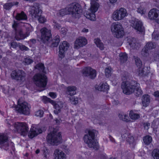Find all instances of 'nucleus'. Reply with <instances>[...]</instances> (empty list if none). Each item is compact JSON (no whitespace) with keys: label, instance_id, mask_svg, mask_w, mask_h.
<instances>
[{"label":"nucleus","instance_id":"obj_1","mask_svg":"<svg viewBox=\"0 0 159 159\" xmlns=\"http://www.w3.org/2000/svg\"><path fill=\"white\" fill-rule=\"evenodd\" d=\"M139 85V84L134 80L125 81L122 83L121 88L123 93L129 95L134 92L135 95L139 96L143 93Z\"/></svg>","mask_w":159,"mask_h":159},{"label":"nucleus","instance_id":"obj_2","mask_svg":"<svg viewBox=\"0 0 159 159\" xmlns=\"http://www.w3.org/2000/svg\"><path fill=\"white\" fill-rule=\"evenodd\" d=\"M84 137L83 139L88 146L90 148L97 150L99 148L98 144L95 139L98 132L93 129L87 130Z\"/></svg>","mask_w":159,"mask_h":159},{"label":"nucleus","instance_id":"obj_3","mask_svg":"<svg viewBox=\"0 0 159 159\" xmlns=\"http://www.w3.org/2000/svg\"><path fill=\"white\" fill-rule=\"evenodd\" d=\"M48 142L52 145H58L61 141V133L57 130L54 129L47 136Z\"/></svg>","mask_w":159,"mask_h":159},{"label":"nucleus","instance_id":"obj_4","mask_svg":"<svg viewBox=\"0 0 159 159\" xmlns=\"http://www.w3.org/2000/svg\"><path fill=\"white\" fill-rule=\"evenodd\" d=\"M30 12L33 18H38L39 22L43 23L46 21V19L44 17L41 15L42 10L39 9V3H34L33 5L31 7Z\"/></svg>","mask_w":159,"mask_h":159},{"label":"nucleus","instance_id":"obj_5","mask_svg":"<svg viewBox=\"0 0 159 159\" xmlns=\"http://www.w3.org/2000/svg\"><path fill=\"white\" fill-rule=\"evenodd\" d=\"M68 12L70 15L75 18H79L82 12L81 6L78 3H72L68 6Z\"/></svg>","mask_w":159,"mask_h":159},{"label":"nucleus","instance_id":"obj_6","mask_svg":"<svg viewBox=\"0 0 159 159\" xmlns=\"http://www.w3.org/2000/svg\"><path fill=\"white\" fill-rule=\"evenodd\" d=\"M91 1L96 2L98 0H91ZM99 7L98 4L96 2H93L90 9L85 12L84 16L87 18L92 21H94L96 18L95 13L97 11Z\"/></svg>","mask_w":159,"mask_h":159},{"label":"nucleus","instance_id":"obj_7","mask_svg":"<svg viewBox=\"0 0 159 159\" xmlns=\"http://www.w3.org/2000/svg\"><path fill=\"white\" fill-rule=\"evenodd\" d=\"M33 80L35 85L39 87L42 88L43 89L40 91L44 90L47 82V77L45 75L40 74H36L33 77Z\"/></svg>","mask_w":159,"mask_h":159},{"label":"nucleus","instance_id":"obj_8","mask_svg":"<svg viewBox=\"0 0 159 159\" xmlns=\"http://www.w3.org/2000/svg\"><path fill=\"white\" fill-rule=\"evenodd\" d=\"M14 146V143L9 140L7 134L0 135V148L1 149L7 151L11 148L13 149Z\"/></svg>","mask_w":159,"mask_h":159},{"label":"nucleus","instance_id":"obj_9","mask_svg":"<svg viewBox=\"0 0 159 159\" xmlns=\"http://www.w3.org/2000/svg\"><path fill=\"white\" fill-rule=\"evenodd\" d=\"M26 29V31L25 32L24 30L22 28H16L15 31H14V38L17 41L24 39L28 37L30 31V26L28 25Z\"/></svg>","mask_w":159,"mask_h":159},{"label":"nucleus","instance_id":"obj_10","mask_svg":"<svg viewBox=\"0 0 159 159\" xmlns=\"http://www.w3.org/2000/svg\"><path fill=\"white\" fill-rule=\"evenodd\" d=\"M111 28V31L117 38L122 37L124 35V29L120 23L118 22L113 23Z\"/></svg>","mask_w":159,"mask_h":159},{"label":"nucleus","instance_id":"obj_11","mask_svg":"<svg viewBox=\"0 0 159 159\" xmlns=\"http://www.w3.org/2000/svg\"><path fill=\"white\" fill-rule=\"evenodd\" d=\"M13 125L15 129L21 135L25 136L27 134L29 128L25 123L17 122Z\"/></svg>","mask_w":159,"mask_h":159},{"label":"nucleus","instance_id":"obj_12","mask_svg":"<svg viewBox=\"0 0 159 159\" xmlns=\"http://www.w3.org/2000/svg\"><path fill=\"white\" fill-rule=\"evenodd\" d=\"M18 106L16 109L19 112L25 115H28L30 114L31 106L30 104L25 102L21 103L20 100L18 101Z\"/></svg>","mask_w":159,"mask_h":159},{"label":"nucleus","instance_id":"obj_13","mask_svg":"<svg viewBox=\"0 0 159 159\" xmlns=\"http://www.w3.org/2000/svg\"><path fill=\"white\" fill-rule=\"evenodd\" d=\"M26 73L22 70H15L11 74V78L16 81L24 82L26 79Z\"/></svg>","mask_w":159,"mask_h":159},{"label":"nucleus","instance_id":"obj_14","mask_svg":"<svg viewBox=\"0 0 159 159\" xmlns=\"http://www.w3.org/2000/svg\"><path fill=\"white\" fill-rule=\"evenodd\" d=\"M127 15L126 9L124 8H121L113 12L112 17L114 20L117 21L123 19Z\"/></svg>","mask_w":159,"mask_h":159},{"label":"nucleus","instance_id":"obj_15","mask_svg":"<svg viewBox=\"0 0 159 159\" xmlns=\"http://www.w3.org/2000/svg\"><path fill=\"white\" fill-rule=\"evenodd\" d=\"M131 26L135 30L140 32L144 31V27L142 22L138 19L132 18L130 21Z\"/></svg>","mask_w":159,"mask_h":159},{"label":"nucleus","instance_id":"obj_16","mask_svg":"<svg viewBox=\"0 0 159 159\" xmlns=\"http://www.w3.org/2000/svg\"><path fill=\"white\" fill-rule=\"evenodd\" d=\"M40 32L42 40L44 43H46L51 37V30L46 28H43L41 30Z\"/></svg>","mask_w":159,"mask_h":159},{"label":"nucleus","instance_id":"obj_17","mask_svg":"<svg viewBox=\"0 0 159 159\" xmlns=\"http://www.w3.org/2000/svg\"><path fill=\"white\" fill-rule=\"evenodd\" d=\"M83 75L91 79H94L96 76V71L94 69L88 66L84 68L82 70Z\"/></svg>","mask_w":159,"mask_h":159},{"label":"nucleus","instance_id":"obj_18","mask_svg":"<svg viewBox=\"0 0 159 159\" xmlns=\"http://www.w3.org/2000/svg\"><path fill=\"white\" fill-rule=\"evenodd\" d=\"M45 99L47 102H49L53 105L55 109L54 112L55 114H57L61 112V109L63 106V103L62 102L60 101L56 103L49 98L46 97Z\"/></svg>","mask_w":159,"mask_h":159},{"label":"nucleus","instance_id":"obj_19","mask_svg":"<svg viewBox=\"0 0 159 159\" xmlns=\"http://www.w3.org/2000/svg\"><path fill=\"white\" fill-rule=\"evenodd\" d=\"M87 43L86 39L84 37H80L76 40L74 46V48L77 49L81 47L85 46Z\"/></svg>","mask_w":159,"mask_h":159},{"label":"nucleus","instance_id":"obj_20","mask_svg":"<svg viewBox=\"0 0 159 159\" xmlns=\"http://www.w3.org/2000/svg\"><path fill=\"white\" fill-rule=\"evenodd\" d=\"M69 47V43L66 41H63L61 43L59 46V55L60 57H64L65 52L67 51Z\"/></svg>","mask_w":159,"mask_h":159},{"label":"nucleus","instance_id":"obj_21","mask_svg":"<svg viewBox=\"0 0 159 159\" xmlns=\"http://www.w3.org/2000/svg\"><path fill=\"white\" fill-rule=\"evenodd\" d=\"M128 42L131 48L134 49L138 50L141 47V44L135 39L129 38L128 39Z\"/></svg>","mask_w":159,"mask_h":159},{"label":"nucleus","instance_id":"obj_22","mask_svg":"<svg viewBox=\"0 0 159 159\" xmlns=\"http://www.w3.org/2000/svg\"><path fill=\"white\" fill-rule=\"evenodd\" d=\"M42 133V130L40 128L33 127L30 129L28 136L30 138H33Z\"/></svg>","mask_w":159,"mask_h":159},{"label":"nucleus","instance_id":"obj_23","mask_svg":"<svg viewBox=\"0 0 159 159\" xmlns=\"http://www.w3.org/2000/svg\"><path fill=\"white\" fill-rule=\"evenodd\" d=\"M54 159H66V155L61 150L56 149L54 153Z\"/></svg>","mask_w":159,"mask_h":159},{"label":"nucleus","instance_id":"obj_24","mask_svg":"<svg viewBox=\"0 0 159 159\" xmlns=\"http://www.w3.org/2000/svg\"><path fill=\"white\" fill-rule=\"evenodd\" d=\"M96 89L101 91H106L109 89V86L106 83H100L98 85L95 86Z\"/></svg>","mask_w":159,"mask_h":159},{"label":"nucleus","instance_id":"obj_25","mask_svg":"<svg viewBox=\"0 0 159 159\" xmlns=\"http://www.w3.org/2000/svg\"><path fill=\"white\" fill-rule=\"evenodd\" d=\"M15 18L16 20L18 21L26 20L27 19V15L23 11L17 13Z\"/></svg>","mask_w":159,"mask_h":159},{"label":"nucleus","instance_id":"obj_26","mask_svg":"<svg viewBox=\"0 0 159 159\" xmlns=\"http://www.w3.org/2000/svg\"><path fill=\"white\" fill-rule=\"evenodd\" d=\"M142 102L143 106L146 107L148 106L150 102V98L148 94L143 95L142 98Z\"/></svg>","mask_w":159,"mask_h":159},{"label":"nucleus","instance_id":"obj_27","mask_svg":"<svg viewBox=\"0 0 159 159\" xmlns=\"http://www.w3.org/2000/svg\"><path fill=\"white\" fill-rule=\"evenodd\" d=\"M76 88L75 86L68 87L67 88V93L70 96L75 95L76 94Z\"/></svg>","mask_w":159,"mask_h":159},{"label":"nucleus","instance_id":"obj_28","mask_svg":"<svg viewBox=\"0 0 159 159\" xmlns=\"http://www.w3.org/2000/svg\"><path fill=\"white\" fill-rule=\"evenodd\" d=\"M126 141L131 147L134 148L136 144L135 140L133 136L131 135H129Z\"/></svg>","mask_w":159,"mask_h":159},{"label":"nucleus","instance_id":"obj_29","mask_svg":"<svg viewBox=\"0 0 159 159\" xmlns=\"http://www.w3.org/2000/svg\"><path fill=\"white\" fill-rule=\"evenodd\" d=\"M120 60L122 63L126 62L128 59V56L125 53H121L119 54Z\"/></svg>","mask_w":159,"mask_h":159},{"label":"nucleus","instance_id":"obj_30","mask_svg":"<svg viewBox=\"0 0 159 159\" xmlns=\"http://www.w3.org/2000/svg\"><path fill=\"white\" fill-rule=\"evenodd\" d=\"M129 116L131 119L134 120L138 119L140 118V115L139 114L135 113L132 111H130Z\"/></svg>","mask_w":159,"mask_h":159},{"label":"nucleus","instance_id":"obj_31","mask_svg":"<svg viewBox=\"0 0 159 159\" xmlns=\"http://www.w3.org/2000/svg\"><path fill=\"white\" fill-rule=\"evenodd\" d=\"M94 42L96 44L98 47L101 50H102L103 49V44L99 39H94Z\"/></svg>","mask_w":159,"mask_h":159},{"label":"nucleus","instance_id":"obj_32","mask_svg":"<svg viewBox=\"0 0 159 159\" xmlns=\"http://www.w3.org/2000/svg\"><path fill=\"white\" fill-rule=\"evenodd\" d=\"M68 12V7L65 8L61 10L57 13V16H62L66 14H69Z\"/></svg>","mask_w":159,"mask_h":159},{"label":"nucleus","instance_id":"obj_33","mask_svg":"<svg viewBox=\"0 0 159 159\" xmlns=\"http://www.w3.org/2000/svg\"><path fill=\"white\" fill-rule=\"evenodd\" d=\"M60 37L58 35H56L53 40L52 46L53 47H57L60 42Z\"/></svg>","mask_w":159,"mask_h":159},{"label":"nucleus","instance_id":"obj_34","mask_svg":"<svg viewBox=\"0 0 159 159\" xmlns=\"http://www.w3.org/2000/svg\"><path fill=\"white\" fill-rule=\"evenodd\" d=\"M156 44L152 42H148L146 44L145 46L148 50L151 49L155 48Z\"/></svg>","mask_w":159,"mask_h":159},{"label":"nucleus","instance_id":"obj_35","mask_svg":"<svg viewBox=\"0 0 159 159\" xmlns=\"http://www.w3.org/2000/svg\"><path fill=\"white\" fill-rule=\"evenodd\" d=\"M152 140V138L148 135L145 136L143 139L144 143L147 145L149 144L151 142Z\"/></svg>","mask_w":159,"mask_h":159},{"label":"nucleus","instance_id":"obj_36","mask_svg":"<svg viewBox=\"0 0 159 159\" xmlns=\"http://www.w3.org/2000/svg\"><path fill=\"white\" fill-rule=\"evenodd\" d=\"M152 155L154 159H159V149H154L152 152Z\"/></svg>","mask_w":159,"mask_h":159},{"label":"nucleus","instance_id":"obj_37","mask_svg":"<svg viewBox=\"0 0 159 159\" xmlns=\"http://www.w3.org/2000/svg\"><path fill=\"white\" fill-rule=\"evenodd\" d=\"M135 64L138 67H140L142 66V61L138 57H134Z\"/></svg>","mask_w":159,"mask_h":159},{"label":"nucleus","instance_id":"obj_38","mask_svg":"<svg viewBox=\"0 0 159 159\" xmlns=\"http://www.w3.org/2000/svg\"><path fill=\"white\" fill-rule=\"evenodd\" d=\"M15 4L12 2L6 3L4 5L3 7L6 10H9Z\"/></svg>","mask_w":159,"mask_h":159},{"label":"nucleus","instance_id":"obj_39","mask_svg":"<svg viewBox=\"0 0 159 159\" xmlns=\"http://www.w3.org/2000/svg\"><path fill=\"white\" fill-rule=\"evenodd\" d=\"M124 132L125 133L122 134L121 136L123 140L126 141L128 137H129V135H130L131 134L129 132L126 131V130Z\"/></svg>","mask_w":159,"mask_h":159},{"label":"nucleus","instance_id":"obj_40","mask_svg":"<svg viewBox=\"0 0 159 159\" xmlns=\"http://www.w3.org/2000/svg\"><path fill=\"white\" fill-rule=\"evenodd\" d=\"M152 38L155 40L159 39V32L155 30L152 33Z\"/></svg>","mask_w":159,"mask_h":159},{"label":"nucleus","instance_id":"obj_41","mask_svg":"<svg viewBox=\"0 0 159 159\" xmlns=\"http://www.w3.org/2000/svg\"><path fill=\"white\" fill-rule=\"evenodd\" d=\"M70 102L73 104H76L78 103V98H75L74 97H71L69 98Z\"/></svg>","mask_w":159,"mask_h":159},{"label":"nucleus","instance_id":"obj_42","mask_svg":"<svg viewBox=\"0 0 159 159\" xmlns=\"http://www.w3.org/2000/svg\"><path fill=\"white\" fill-rule=\"evenodd\" d=\"M35 68L38 69L40 71H42V72H44V65L42 63H39L37 64L35 66Z\"/></svg>","mask_w":159,"mask_h":159},{"label":"nucleus","instance_id":"obj_43","mask_svg":"<svg viewBox=\"0 0 159 159\" xmlns=\"http://www.w3.org/2000/svg\"><path fill=\"white\" fill-rule=\"evenodd\" d=\"M105 73L106 77H109L111 74V68L109 67L106 68L105 69Z\"/></svg>","mask_w":159,"mask_h":159},{"label":"nucleus","instance_id":"obj_44","mask_svg":"<svg viewBox=\"0 0 159 159\" xmlns=\"http://www.w3.org/2000/svg\"><path fill=\"white\" fill-rule=\"evenodd\" d=\"M148 49L144 46L141 51L142 55L145 57L147 56L148 54Z\"/></svg>","mask_w":159,"mask_h":159},{"label":"nucleus","instance_id":"obj_45","mask_svg":"<svg viewBox=\"0 0 159 159\" xmlns=\"http://www.w3.org/2000/svg\"><path fill=\"white\" fill-rule=\"evenodd\" d=\"M153 57L156 60L159 59V48L155 51L153 54Z\"/></svg>","mask_w":159,"mask_h":159},{"label":"nucleus","instance_id":"obj_46","mask_svg":"<svg viewBox=\"0 0 159 159\" xmlns=\"http://www.w3.org/2000/svg\"><path fill=\"white\" fill-rule=\"evenodd\" d=\"M43 113L44 112L43 110H39L36 111L35 115L37 116L41 117L43 116Z\"/></svg>","mask_w":159,"mask_h":159},{"label":"nucleus","instance_id":"obj_47","mask_svg":"<svg viewBox=\"0 0 159 159\" xmlns=\"http://www.w3.org/2000/svg\"><path fill=\"white\" fill-rule=\"evenodd\" d=\"M53 25L55 29L59 30L61 28V25L55 20L53 21Z\"/></svg>","mask_w":159,"mask_h":159},{"label":"nucleus","instance_id":"obj_48","mask_svg":"<svg viewBox=\"0 0 159 159\" xmlns=\"http://www.w3.org/2000/svg\"><path fill=\"white\" fill-rule=\"evenodd\" d=\"M20 43H17L16 42L13 41L11 43V46L14 48H16L19 47Z\"/></svg>","mask_w":159,"mask_h":159},{"label":"nucleus","instance_id":"obj_49","mask_svg":"<svg viewBox=\"0 0 159 159\" xmlns=\"http://www.w3.org/2000/svg\"><path fill=\"white\" fill-rule=\"evenodd\" d=\"M19 47L20 49L22 51H28L29 49L28 47H26L25 45H22L20 43L19 44Z\"/></svg>","mask_w":159,"mask_h":159},{"label":"nucleus","instance_id":"obj_50","mask_svg":"<svg viewBox=\"0 0 159 159\" xmlns=\"http://www.w3.org/2000/svg\"><path fill=\"white\" fill-rule=\"evenodd\" d=\"M24 62L26 65H29L33 62V61L30 58L27 57L25 58Z\"/></svg>","mask_w":159,"mask_h":159},{"label":"nucleus","instance_id":"obj_51","mask_svg":"<svg viewBox=\"0 0 159 159\" xmlns=\"http://www.w3.org/2000/svg\"><path fill=\"white\" fill-rule=\"evenodd\" d=\"M138 72L139 73V75L140 76H142L144 74V70H143V68L142 67V66H141L140 67H138Z\"/></svg>","mask_w":159,"mask_h":159},{"label":"nucleus","instance_id":"obj_52","mask_svg":"<svg viewBox=\"0 0 159 159\" xmlns=\"http://www.w3.org/2000/svg\"><path fill=\"white\" fill-rule=\"evenodd\" d=\"M137 11L138 13H140L142 15L144 14L146 12L145 10L143 9L141 7L138 8L137 10Z\"/></svg>","mask_w":159,"mask_h":159},{"label":"nucleus","instance_id":"obj_53","mask_svg":"<svg viewBox=\"0 0 159 159\" xmlns=\"http://www.w3.org/2000/svg\"><path fill=\"white\" fill-rule=\"evenodd\" d=\"M41 151L42 152L43 154L47 153L48 154H49L48 150L47 148L45 146L42 148Z\"/></svg>","mask_w":159,"mask_h":159},{"label":"nucleus","instance_id":"obj_54","mask_svg":"<svg viewBox=\"0 0 159 159\" xmlns=\"http://www.w3.org/2000/svg\"><path fill=\"white\" fill-rule=\"evenodd\" d=\"M12 27L14 29V31H15V30L16 28H20V27L18 26V24L15 21H14V23L12 25Z\"/></svg>","mask_w":159,"mask_h":159},{"label":"nucleus","instance_id":"obj_55","mask_svg":"<svg viewBox=\"0 0 159 159\" xmlns=\"http://www.w3.org/2000/svg\"><path fill=\"white\" fill-rule=\"evenodd\" d=\"M49 96L52 98H55L56 97V95L54 93L50 92L49 93Z\"/></svg>","mask_w":159,"mask_h":159},{"label":"nucleus","instance_id":"obj_56","mask_svg":"<svg viewBox=\"0 0 159 159\" xmlns=\"http://www.w3.org/2000/svg\"><path fill=\"white\" fill-rule=\"evenodd\" d=\"M150 126V124L148 123H145L144 124V126L145 129H148Z\"/></svg>","mask_w":159,"mask_h":159},{"label":"nucleus","instance_id":"obj_57","mask_svg":"<svg viewBox=\"0 0 159 159\" xmlns=\"http://www.w3.org/2000/svg\"><path fill=\"white\" fill-rule=\"evenodd\" d=\"M124 118L122 120L125 121H128L129 120L128 116L125 114H124Z\"/></svg>","mask_w":159,"mask_h":159},{"label":"nucleus","instance_id":"obj_58","mask_svg":"<svg viewBox=\"0 0 159 159\" xmlns=\"http://www.w3.org/2000/svg\"><path fill=\"white\" fill-rule=\"evenodd\" d=\"M6 123L8 125V127H10L11 125L13 124L11 121V120H7L6 121Z\"/></svg>","mask_w":159,"mask_h":159},{"label":"nucleus","instance_id":"obj_59","mask_svg":"<svg viewBox=\"0 0 159 159\" xmlns=\"http://www.w3.org/2000/svg\"><path fill=\"white\" fill-rule=\"evenodd\" d=\"M84 154L86 156V157L88 158L90 157L91 155V152H86L84 153Z\"/></svg>","mask_w":159,"mask_h":159},{"label":"nucleus","instance_id":"obj_60","mask_svg":"<svg viewBox=\"0 0 159 159\" xmlns=\"http://www.w3.org/2000/svg\"><path fill=\"white\" fill-rule=\"evenodd\" d=\"M124 113H121V114H120L119 115V117L120 119L123 120V119L124 118Z\"/></svg>","mask_w":159,"mask_h":159},{"label":"nucleus","instance_id":"obj_61","mask_svg":"<svg viewBox=\"0 0 159 159\" xmlns=\"http://www.w3.org/2000/svg\"><path fill=\"white\" fill-rule=\"evenodd\" d=\"M153 95L155 97H159V91H157L155 92L154 93Z\"/></svg>","mask_w":159,"mask_h":159},{"label":"nucleus","instance_id":"obj_62","mask_svg":"<svg viewBox=\"0 0 159 159\" xmlns=\"http://www.w3.org/2000/svg\"><path fill=\"white\" fill-rule=\"evenodd\" d=\"M61 31L62 34H65L66 31V30L64 28H61Z\"/></svg>","mask_w":159,"mask_h":159},{"label":"nucleus","instance_id":"obj_63","mask_svg":"<svg viewBox=\"0 0 159 159\" xmlns=\"http://www.w3.org/2000/svg\"><path fill=\"white\" fill-rule=\"evenodd\" d=\"M89 32V30L88 29L84 28L82 30V32L83 33H86Z\"/></svg>","mask_w":159,"mask_h":159},{"label":"nucleus","instance_id":"obj_64","mask_svg":"<svg viewBox=\"0 0 159 159\" xmlns=\"http://www.w3.org/2000/svg\"><path fill=\"white\" fill-rule=\"evenodd\" d=\"M109 138L111 142H113V143H115V141L114 139V138L112 137H111V136H109Z\"/></svg>","mask_w":159,"mask_h":159}]
</instances>
